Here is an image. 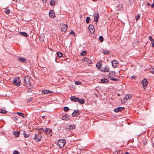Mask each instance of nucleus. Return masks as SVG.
<instances>
[{
	"label": "nucleus",
	"instance_id": "20e7f679",
	"mask_svg": "<svg viewBox=\"0 0 154 154\" xmlns=\"http://www.w3.org/2000/svg\"><path fill=\"white\" fill-rule=\"evenodd\" d=\"M23 80L25 82V84L26 85H30L31 84V82L28 76H26L24 77Z\"/></svg>",
	"mask_w": 154,
	"mask_h": 154
},
{
	"label": "nucleus",
	"instance_id": "ddd939ff",
	"mask_svg": "<svg viewBox=\"0 0 154 154\" xmlns=\"http://www.w3.org/2000/svg\"><path fill=\"white\" fill-rule=\"evenodd\" d=\"M70 99L72 101L74 102H77L78 100V97L75 96H71L70 97Z\"/></svg>",
	"mask_w": 154,
	"mask_h": 154
},
{
	"label": "nucleus",
	"instance_id": "cd10ccee",
	"mask_svg": "<svg viewBox=\"0 0 154 154\" xmlns=\"http://www.w3.org/2000/svg\"><path fill=\"white\" fill-rule=\"evenodd\" d=\"M23 135L24 137L26 138H28L29 137V134H27L25 132V131H23Z\"/></svg>",
	"mask_w": 154,
	"mask_h": 154
},
{
	"label": "nucleus",
	"instance_id": "4d7b16f0",
	"mask_svg": "<svg viewBox=\"0 0 154 154\" xmlns=\"http://www.w3.org/2000/svg\"><path fill=\"white\" fill-rule=\"evenodd\" d=\"M47 1V0H43V2L44 3H46Z\"/></svg>",
	"mask_w": 154,
	"mask_h": 154
},
{
	"label": "nucleus",
	"instance_id": "72a5a7b5",
	"mask_svg": "<svg viewBox=\"0 0 154 154\" xmlns=\"http://www.w3.org/2000/svg\"><path fill=\"white\" fill-rule=\"evenodd\" d=\"M132 97V96L131 95H127L125 96V98L127 100L128 98H131Z\"/></svg>",
	"mask_w": 154,
	"mask_h": 154
},
{
	"label": "nucleus",
	"instance_id": "ea45409f",
	"mask_svg": "<svg viewBox=\"0 0 154 154\" xmlns=\"http://www.w3.org/2000/svg\"><path fill=\"white\" fill-rule=\"evenodd\" d=\"M10 12V10L9 9H6L5 11V13L7 14H8Z\"/></svg>",
	"mask_w": 154,
	"mask_h": 154
},
{
	"label": "nucleus",
	"instance_id": "0e129e2a",
	"mask_svg": "<svg viewBox=\"0 0 154 154\" xmlns=\"http://www.w3.org/2000/svg\"><path fill=\"white\" fill-rule=\"evenodd\" d=\"M89 63H90V64H91V63L90 62H89Z\"/></svg>",
	"mask_w": 154,
	"mask_h": 154
},
{
	"label": "nucleus",
	"instance_id": "13d9d810",
	"mask_svg": "<svg viewBox=\"0 0 154 154\" xmlns=\"http://www.w3.org/2000/svg\"><path fill=\"white\" fill-rule=\"evenodd\" d=\"M151 41V43L152 44V43L154 42V40L153 39Z\"/></svg>",
	"mask_w": 154,
	"mask_h": 154
},
{
	"label": "nucleus",
	"instance_id": "a211bd4d",
	"mask_svg": "<svg viewBox=\"0 0 154 154\" xmlns=\"http://www.w3.org/2000/svg\"><path fill=\"white\" fill-rule=\"evenodd\" d=\"M99 18V13L97 12V14H96L95 16H94V20H95V22L96 23L98 22Z\"/></svg>",
	"mask_w": 154,
	"mask_h": 154
},
{
	"label": "nucleus",
	"instance_id": "9d476101",
	"mask_svg": "<svg viewBox=\"0 0 154 154\" xmlns=\"http://www.w3.org/2000/svg\"><path fill=\"white\" fill-rule=\"evenodd\" d=\"M62 118L63 120L68 121L70 119V117L68 114H66L62 116Z\"/></svg>",
	"mask_w": 154,
	"mask_h": 154
},
{
	"label": "nucleus",
	"instance_id": "f3484780",
	"mask_svg": "<svg viewBox=\"0 0 154 154\" xmlns=\"http://www.w3.org/2000/svg\"><path fill=\"white\" fill-rule=\"evenodd\" d=\"M101 82L102 84H107L109 83V82L107 79H103L101 80Z\"/></svg>",
	"mask_w": 154,
	"mask_h": 154
},
{
	"label": "nucleus",
	"instance_id": "7ed1b4c3",
	"mask_svg": "<svg viewBox=\"0 0 154 154\" xmlns=\"http://www.w3.org/2000/svg\"><path fill=\"white\" fill-rule=\"evenodd\" d=\"M64 127L66 131H70L75 129V126L73 124L69 125Z\"/></svg>",
	"mask_w": 154,
	"mask_h": 154
},
{
	"label": "nucleus",
	"instance_id": "dca6fc26",
	"mask_svg": "<svg viewBox=\"0 0 154 154\" xmlns=\"http://www.w3.org/2000/svg\"><path fill=\"white\" fill-rule=\"evenodd\" d=\"M61 31H65L67 29V26L65 24H63L62 26H61Z\"/></svg>",
	"mask_w": 154,
	"mask_h": 154
},
{
	"label": "nucleus",
	"instance_id": "423d86ee",
	"mask_svg": "<svg viewBox=\"0 0 154 154\" xmlns=\"http://www.w3.org/2000/svg\"><path fill=\"white\" fill-rule=\"evenodd\" d=\"M141 83L142 84L143 88L145 89L146 87L148 84V82L147 79L144 78L141 82Z\"/></svg>",
	"mask_w": 154,
	"mask_h": 154
},
{
	"label": "nucleus",
	"instance_id": "f704fd0d",
	"mask_svg": "<svg viewBox=\"0 0 154 154\" xmlns=\"http://www.w3.org/2000/svg\"><path fill=\"white\" fill-rule=\"evenodd\" d=\"M86 52H87L86 51H83L81 53V55L82 56H84L86 53Z\"/></svg>",
	"mask_w": 154,
	"mask_h": 154
},
{
	"label": "nucleus",
	"instance_id": "c9c22d12",
	"mask_svg": "<svg viewBox=\"0 0 154 154\" xmlns=\"http://www.w3.org/2000/svg\"><path fill=\"white\" fill-rule=\"evenodd\" d=\"M149 71L154 75V68H151L149 69Z\"/></svg>",
	"mask_w": 154,
	"mask_h": 154
},
{
	"label": "nucleus",
	"instance_id": "39448f33",
	"mask_svg": "<svg viewBox=\"0 0 154 154\" xmlns=\"http://www.w3.org/2000/svg\"><path fill=\"white\" fill-rule=\"evenodd\" d=\"M42 138V136L39 134H36L35 137L33 138L36 142H38L40 141Z\"/></svg>",
	"mask_w": 154,
	"mask_h": 154
},
{
	"label": "nucleus",
	"instance_id": "2eb2a0df",
	"mask_svg": "<svg viewBox=\"0 0 154 154\" xmlns=\"http://www.w3.org/2000/svg\"><path fill=\"white\" fill-rule=\"evenodd\" d=\"M42 92L43 94H46L52 93H53V92L52 91H50L49 90H44L42 91Z\"/></svg>",
	"mask_w": 154,
	"mask_h": 154
},
{
	"label": "nucleus",
	"instance_id": "2f4dec72",
	"mask_svg": "<svg viewBox=\"0 0 154 154\" xmlns=\"http://www.w3.org/2000/svg\"><path fill=\"white\" fill-rule=\"evenodd\" d=\"M20 33L22 35H23L27 37V35L26 32H20Z\"/></svg>",
	"mask_w": 154,
	"mask_h": 154
},
{
	"label": "nucleus",
	"instance_id": "603ef678",
	"mask_svg": "<svg viewBox=\"0 0 154 154\" xmlns=\"http://www.w3.org/2000/svg\"><path fill=\"white\" fill-rule=\"evenodd\" d=\"M151 7L153 8L154 7V0H153V3L151 5Z\"/></svg>",
	"mask_w": 154,
	"mask_h": 154
},
{
	"label": "nucleus",
	"instance_id": "8fccbe9b",
	"mask_svg": "<svg viewBox=\"0 0 154 154\" xmlns=\"http://www.w3.org/2000/svg\"><path fill=\"white\" fill-rule=\"evenodd\" d=\"M54 13V10H51L49 12V14H51V13Z\"/></svg>",
	"mask_w": 154,
	"mask_h": 154
},
{
	"label": "nucleus",
	"instance_id": "c85d7f7f",
	"mask_svg": "<svg viewBox=\"0 0 154 154\" xmlns=\"http://www.w3.org/2000/svg\"><path fill=\"white\" fill-rule=\"evenodd\" d=\"M57 55L59 57H62L63 54L61 52H59L57 53Z\"/></svg>",
	"mask_w": 154,
	"mask_h": 154
},
{
	"label": "nucleus",
	"instance_id": "3c124183",
	"mask_svg": "<svg viewBox=\"0 0 154 154\" xmlns=\"http://www.w3.org/2000/svg\"><path fill=\"white\" fill-rule=\"evenodd\" d=\"M149 38L150 41H152L153 39L151 36L149 37Z\"/></svg>",
	"mask_w": 154,
	"mask_h": 154
},
{
	"label": "nucleus",
	"instance_id": "7c9ffc66",
	"mask_svg": "<svg viewBox=\"0 0 154 154\" xmlns=\"http://www.w3.org/2000/svg\"><path fill=\"white\" fill-rule=\"evenodd\" d=\"M6 111L4 109H0V112L2 113L5 114L6 113Z\"/></svg>",
	"mask_w": 154,
	"mask_h": 154
},
{
	"label": "nucleus",
	"instance_id": "052dcab7",
	"mask_svg": "<svg viewBox=\"0 0 154 154\" xmlns=\"http://www.w3.org/2000/svg\"><path fill=\"white\" fill-rule=\"evenodd\" d=\"M125 154H129L128 152H125Z\"/></svg>",
	"mask_w": 154,
	"mask_h": 154
},
{
	"label": "nucleus",
	"instance_id": "a878e982",
	"mask_svg": "<svg viewBox=\"0 0 154 154\" xmlns=\"http://www.w3.org/2000/svg\"><path fill=\"white\" fill-rule=\"evenodd\" d=\"M45 129L46 128H41L39 129V131L42 133H44V134Z\"/></svg>",
	"mask_w": 154,
	"mask_h": 154
},
{
	"label": "nucleus",
	"instance_id": "473e14b6",
	"mask_svg": "<svg viewBox=\"0 0 154 154\" xmlns=\"http://www.w3.org/2000/svg\"><path fill=\"white\" fill-rule=\"evenodd\" d=\"M69 110V108L66 106H65L63 108V110L65 112L68 111Z\"/></svg>",
	"mask_w": 154,
	"mask_h": 154
},
{
	"label": "nucleus",
	"instance_id": "5701e85b",
	"mask_svg": "<svg viewBox=\"0 0 154 154\" xmlns=\"http://www.w3.org/2000/svg\"><path fill=\"white\" fill-rule=\"evenodd\" d=\"M109 78H111V77L112 76V75H115V72L114 71H110L109 73Z\"/></svg>",
	"mask_w": 154,
	"mask_h": 154
},
{
	"label": "nucleus",
	"instance_id": "4c0bfd02",
	"mask_svg": "<svg viewBox=\"0 0 154 154\" xmlns=\"http://www.w3.org/2000/svg\"><path fill=\"white\" fill-rule=\"evenodd\" d=\"M90 19V17H88L86 18V23H89Z\"/></svg>",
	"mask_w": 154,
	"mask_h": 154
},
{
	"label": "nucleus",
	"instance_id": "4be33fe9",
	"mask_svg": "<svg viewBox=\"0 0 154 154\" xmlns=\"http://www.w3.org/2000/svg\"><path fill=\"white\" fill-rule=\"evenodd\" d=\"M16 113L19 116H22L23 118L27 117L26 116H25V115L22 113L20 112H17Z\"/></svg>",
	"mask_w": 154,
	"mask_h": 154
},
{
	"label": "nucleus",
	"instance_id": "79ce46f5",
	"mask_svg": "<svg viewBox=\"0 0 154 154\" xmlns=\"http://www.w3.org/2000/svg\"><path fill=\"white\" fill-rule=\"evenodd\" d=\"M110 80H112V81H118L119 80L118 79H117L116 78H113V77H111L110 78Z\"/></svg>",
	"mask_w": 154,
	"mask_h": 154
},
{
	"label": "nucleus",
	"instance_id": "c756f323",
	"mask_svg": "<svg viewBox=\"0 0 154 154\" xmlns=\"http://www.w3.org/2000/svg\"><path fill=\"white\" fill-rule=\"evenodd\" d=\"M99 40L100 42H102L103 41V38L102 36H100L99 38Z\"/></svg>",
	"mask_w": 154,
	"mask_h": 154
},
{
	"label": "nucleus",
	"instance_id": "a19ab883",
	"mask_svg": "<svg viewBox=\"0 0 154 154\" xmlns=\"http://www.w3.org/2000/svg\"><path fill=\"white\" fill-rule=\"evenodd\" d=\"M44 36H40L39 39L40 40L42 41H44Z\"/></svg>",
	"mask_w": 154,
	"mask_h": 154
},
{
	"label": "nucleus",
	"instance_id": "6e6d98bb",
	"mask_svg": "<svg viewBox=\"0 0 154 154\" xmlns=\"http://www.w3.org/2000/svg\"><path fill=\"white\" fill-rule=\"evenodd\" d=\"M146 5L147 6H149L150 5V4L149 2H147L146 4Z\"/></svg>",
	"mask_w": 154,
	"mask_h": 154
},
{
	"label": "nucleus",
	"instance_id": "9b49d317",
	"mask_svg": "<svg viewBox=\"0 0 154 154\" xmlns=\"http://www.w3.org/2000/svg\"><path fill=\"white\" fill-rule=\"evenodd\" d=\"M109 70V67L107 66H105L104 67L102 68L101 69V71L104 72H108Z\"/></svg>",
	"mask_w": 154,
	"mask_h": 154
},
{
	"label": "nucleus",
	"instance_id": "69168bd1",
	"mask_svg": "<svg viewBox=\"0 0 154 154\" xmlns=\"http://www.w3.org/2000/svg\"><path fill=\"white\" fill-rule=\"evenodd\" d=\"M89 63H90V64H91V63L90 62H89Z\"/></svg>",
	"mask_w": 154,
	"mask_h": 154
},
{
	"label": "nucleus",
	"instance_id": "58836bf2",
	"mask_svg": "<svg viewBox=\"0 0 154 154\" xmlns=\"http://www.w3.org/2000/svg\"><path fill=\"white\" fill-rule=\"evenodd\" d=\"M117 8L120 10L122 9H123V6L122 5H119L117 6Z\"/></svg>",
	"mask_w": 154,
	"mask_h": 154
},
{
	"label": "nucleus",
	"instance_id": "b1692460",
	"mask_svg": "<svg viewBox=\"0 0 154 154\" xmlns=\"http://www.w3.org/2000/svg\"><path fill=\"white\" fill-rule=\"evenodd\" d=\"M20 133V132L18 131H15L13 133V135H14L16 137H19Z\"/></svg>",
	"mask_w": 154,
	"mask_h": 154
},
{
	"label": "nucleus",
	"instance_id": "f8f14e48",
	"mask_svg": "<svg viewBox=\"0 0 154 154\" xmlns=\"http://www.w3.org/2000/svg\"><path fill=\"white\" fill-rule=\"evenodd\" d=\"M125 109V108L124 107H118L117 108L115 109H114V111L116 112H118L121 111L123 109Z\"/></svg>",
	"mask_w": 154,
	"mask_h": 154
},
{
	"label": "nucleus",
	"instance_id": "680f3d73",
	"mask_svg": "<svg viewBox=\"0 0 154 154\" xmlns=\"http://www.w3.org/2000/svg\"><path fill=\"white\" fill-rule=\"evenodd\" d=\"M95 95L97 97H98V95L97 94H95Z\"/></svg>",
	"mask_w": 154,
	"mask_h": 154
},
{
	"label": "nucleus",
	"instance_id": "a18cd8bd",
	"mask_svg": "<svg viewBox=\"0 0 154 154\" xmlns=\"http://www.w3.org/2000/svg\"><path fill=\"white\" fill-rule=\"evenodd\" d=\"M88 60V58H87V57H84L83 59H82V60L83 61H85L87 60Z\"/></svg>",
	"mask_w": 154,
	"mask_h": 154
},
{
	"label": "nucleus",
	"instance_id": "f257e3e1",
	"mask_svg": "<svg viewBox=\"0 0 154 154\" xmlns=\"http://www.w3.org/2000/svg\"><path fill=\"white\" fill-rule=\"evenodd\" d=\"M66 143L65 140L60 139L58 140L57 143L58 146L60 148L63 147Z\"/></svg>",
	"mask_w": 154,
	"mask_h": 154
},
{
	"label": "nucleus",
	"instance_id": "412c9836",
	"mask_svg": "<svg viewBox=\"0 0 154 154\" xmlns=\"http://www.w3.org/2000/svg\"><path fill=\"white\" fill-rule=\"evenodd\" d=\"M52 130L49 128H46L44 132V134H50V132H51Z\"/></svg>",
	"mask_w": 154,
	"mask_h": 154
},
{
	"label": "nucleus",
	"instance_id": "c03bdc74",
	"mask_svg": "<svg viewBox=\"0 0 154 154\" xmlns=\"http://www.w3.org/2000/svg\"><path fill=\"white\" fill-rule=\"evenodd\" d=\"M140 16L139 14H138L137 16L135 17V19L136 21L138 20V19L140 18Z\"/></svg>",
	"mask_w": 154,
	"mask_h": 154
},
{
	"label": "nucleus",
	"instance_id": "393cba45",
	"mask_svg": "<svg viewBox=\"0 0 154 154\" xmlns=\"http://www.w3.org/2000/svg\"><path fill=\"white\" fill-rule=\"evenodd\" d=\"M49 16L51 18H54L55 17V15L54 13H51L49 14Z\"/></svg>",
	"mask_w": 154,
	"mask_h": 154
},
{
	"label": "nucleus",
	"instance_id": "49530a36",
	"mask_svg": "<svg viewBox=\"0 0 154 154\" xmlns=\"http://www.w3.org/2000/svg\"><path fill=\"white\" fill-rule=\"evenodd\" d=\"M137 78V77L136 76L133 75L131 76V78L132 79H135Z\"/></svg>",
	"mask_w": 154,
	"mask_h": 154
},
{
	"label": "nucleus",
	"instance_id": "1a4fd4ad",
	"mask_svg": "<svg viewBox=\"0 0 154 154\" xmlns=\"http://www.w3.org/2000/svg\"><path fill=\"white\" fill-rule=\"evenodd\" d=\"M111 63L113 67L116 68L118 66V62L116 60H113L111 61Z\"/></svg>",
	"mask_w": 154,
	"mask_h": 154
},
{
	"label": "nucleus",
	"instance_id": "de8ad7c7",
	"mask_svg": "<svg viewBox=\"0 0 154 154\" xmlns=\"http://www.w3.org/2000/svg\"><path fill=\"white\" fill-rule=\"evenodd\" d=\"M96 66L98 68H99V69H100V68L101 67V64H100V65H97V64H96Z\"/></svg>",
	"mask_w": 154,
	"mask_h": 154
},
{
	"label": "nucleus",
	"instance_id": "bb28decb",
	"mask_svg": "<svg viewBox=\"0 0 154 154\" xmlns=\"http://www.w3.org/2000/svg\"><path fill=\"white\" fill-rule=\"evenodd\" d=\"M50 5H55V1L54 0H51L50 2Z\"/></svg>",
	"mask_w": 154,
	"mask_h": 154
},
{
	"label": "nucleus",
	"instance_id": "0eeeda50",
	"mask_svg": "<svg viewBox=\"0 0 154 154\" xmlns=\"http://www.w3.org/2000/svg\"><path fill=\"white\" fill-rule=\"evenodd\" d=\"M89 30L91 33H94L95 31V29L94 26L92 25H90L88 27Z\"/></svg>",
	"mask_w": 154,
	"mask_h": 154
},
{
	"label": "nucleus",
	"instance_id": "aec40b11",
	"mask_svg": "<svg viewBox=\"0 0 154 154\" xmlns=\"http://www.w3.org/2000/svg\"><path fill=\"white\" fill-rule=\"evenodd\" d=\"M77 102H79L80 104H83L85 103V100L83 99H79L78 97Z\"/></svg>",
	"mask_w": 154,
	"mask_h": 154
},
{
	"label": "nucleus",
	"instance_id": "f03ea898",
	"mask_svg": "<svg viewBox=\"0 0 154 154\" xmlns=\"http://www.w3.org/2000/svg\"><path fill=\"white\" fill-rule=\"evenodd\" d=\"M14 84L17 86H19L21 84L20 80L19 77H16L13 80Z\"/></svg>",
	"mask_w": 154,
	"mask_h": 154
},
{
	"label": "nucleus",
	"instance_id": "5fc2aeb1",
	"mask_svg": "<svg viewBox=\"0 0 154 154\" xmlns=\"http://www.w3.org/2000/svg\"><path fill=\"white\" fill-rule=\"evenodd\" d=\"M32 98H30V99H29L28 100L29 101H31L32 100Z\"/></svg>",
	"mask_w": 154,
	"mask_h": 154
},
{
	"label": "nucleus",
	"instance_id": "09e8293b",
	"mask_svg": "<svg viewBox=\"0 0 154 154\" xmlns=\"http://www.w3.org/2000/svg\"><path fill=\"white\" fill-rule=\"evenodd\" d=\"M70 34H73L74 35H75V33L72 30L71 32H70Z\"/></svg>",
	"mask_w": 154,
	"mask_h": 154
},
{
	"label": "nucleus",
	"instance_id": "e433bc0d",
	"mask_svg": "<svg viewBox=\"0 0 154 154\" xmlns=\"http://www.w3.org/2000/svg\"><path fill=\"white\" fill-rule=\"evenodd\" d=\"M82 83V82L79 81H76L75 82V84L76 85H80Z\"/></svg>",
	"mask_w": 154,
	"mask_h": 154
},
{
	"label": "nucleus",
	"instance_id": "bf43d9fd",
	"mask_svg": "<svg viewBox=\"0 0 154 154\" xmlns=\"http://www.w3.org/2000/svg\"><path fill=\"white\" fill-rule=\"evenodd\" d=\"M42 117L43 119H44L45 118V116H42Z\"/></svg>",
	"mask_w": 154,
	"mask_h": 154
},
{
	"label": "nucleus",
	"instance_id": "4468645a",
	"mask_svg": "<svg viewBox=\"0 0 154 154\" xmlns=\"http://www.w3.org/2000/svg\"><path fill=\"white\" fill-rule=\"evenodd\" d=\"M79 115V110H76L72 114V115L73 117L77 116Z\"/></svg>",
	"mask_w": 154,
	"mask_h": 154
},
{
	"label": "nucleus",
	"instance_id": "6ab92c4d",
	"mask_svg": "<svg viewBox=\"0 0 154 154\" xmlns=\"http://www.w3.org/2000/svg\"><path fill=\"white\" fill-rule=\"evenodd\" d=\"M110 53L111 52L110 51L106 50H102V53L103 54H105V55L109 54H110Z\"/></svg>",
	"mask_w": 154,
	"mask_h": 154
},
{
	"label": "nucleus",
	"instance_id": "e2e57ef3",
	"mask_svg": "<svg viewBox=\"0 0 154 154\" xmlns=\"http://www.w3.org/2000/svg\"><path fill=\"white\" fill-rule=\"evenodd\" d=\"M152 146H153V148H154V143H153L152 144Z\"/></svg>",
	"mask_w": 154,
	"mask_h": 154
},
{
	"label": "nucleus",
	"instance_id": "864d4df0",
	"mask_svg": "<svg viewBox=\"0 0 154 154\" xmlns=\"http://www.w3.org/2000/svg\"><path fill=\"white\" fill-rule=\"evenodd\" d=\"M151 47H154V42L152 43V44Z\"/></svg>",
	"mask_w": 154,
	"mask_h": 154
},
{
	"label": "nucleus",
	"instance_id": "37998d69",
	"mask_svg": "<svg viewBox=\"0 0 154 154\" xmlns=\"http://www.w3.org/2000/svg\"><path fill=\"white\" fill-rule=\"evenodd\" d=\"M13 154H20V153L18 151L15 150L13 152Z\"/></svg>",
	"mask_w": 154,
	"mask_h": 154
},
{
	"label": "nucleus",
	"instance_id": "6e6552de",
	"mask_svg": "<svg viewBox=\"0 0 154 154\" xmlns=\"http://www.w3.org/2000/svg\"><path fill=\"white\" fill-rule=\"evenodd\" d=\"M17 60L21 62V63H26L27 61V60H26L25 58L22 57H19Z\"/></svg>",
	"mask_w": 154,
	"mask_h": 154
}]
</instances>
